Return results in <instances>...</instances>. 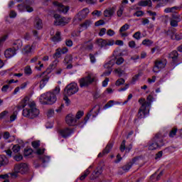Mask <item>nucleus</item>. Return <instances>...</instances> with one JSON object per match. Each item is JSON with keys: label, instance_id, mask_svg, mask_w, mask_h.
Returning a JSON list of instances; mask_svg holds the SVG:
<instances>
[{"label": "nucleus", "instance_id": "1", "mask_svg": "<svg viewBox=\"0 0 182 182\" xmlns=\"http://www.w3.org/2000/svg\"><path fill=\"white\" fill-rule=\"evenodd\" d=\"M27 106V107H26ZM23 107H26L23 109ZM18 110L23 109V116L28 119H36L39 116V109L36 108L35 102H29V97H26L17 106Z\"/></svg>", "mask_w": 182, "mask_h": 182}, {"label": "nucleus", "instance_id": "2", "mask_svg": "<svg viewBox=\"0 0 182 182\" xmlns=\"http://www.w3.org/2000/svg\"><path fill=\"white\" fill-rule=\"evenodd\" d=\"M54 92H47L43 94L40 97V102L42 105H53V103L56 102L58 98L56 97V95L59 94L60 92V87L57 86L53 90Z\"/></svg>", "mask_w": 182, "mask_h": 182}, {"label": "nucleus", "instance_id": "3", "mask_svg": "<svg viewBox=\"0 0 182 182\" xmlns=\"http://www.w3.org/2000/svg\"><path fill=\"white\" fill-rule=\"evenodd\" d=\"M163 146H164V141H163L161 135L156 134L151 141H149L148 149L149 150H156L160 149V147H163Z\"/></svg>", "mask_w": 182, "mask_h": 182}, {"label": "nucleus", "instance_id": "4", "mask_svg": "<svg viewBox=\"0 0 182 182\" xmlns=\"http://www.w3.org/2000/svg\"><path fill=\"white\" fill-rule=\"evenodd\" d=\"M78 92L79 86H77V83L76 82H71L68 84L64 89L65 96H73V95H76Z\"/></svg>", "mask_w": 182, "mask_h": 182}, {"label": "nucleus", "instance_id": "5", "mask_svg": "<svg viewBox=\"0 0 182 182\" xmlns=\"http://www.w3.org/2000/svg\"><path fill=\"white\" fill-rule=\"evenodd\" d=\"M95 80H96V76H95L93 73H89L87 76L82 77L79 80L80 86L81 87H87V86L92 85Z\"/></svg>", "mask_w": 182, "mask_h": 182}, {"label": "nucleus", "instance_id": "6", "mask_svg": "<svg viewBox=\"0 0 182 182\" xmlns=\"http://www.w3.org/2000/svg\"><path fill=\"white\" fill-rule=\"evenodd\" d=\"M54 19V25H55V26H65V25L69 23V21H68L66 18L62 17L59 14H55Z\"/></svg>", "mask_w": 182, "mask_h": 182}, {"label": "nucleus", "instance_id": "7", "mask_svg": "<svg viewBox=\"0 0 182 182\" xmlns=\"http://www.w3.org/2000/svg\"><path fill=\"white\" fill-rule=\"evenodd\" d=\"M154 66L153 68V72L154 73H159V70H161V69H164L166 68V65H167V60H156L154 63Z\"/></svg>", "mask_w": 182, "mask_h": 182}, {"label": "nucleus", "instance_id": "8", "mask_svg": "<svg viewBox=\"0 0 182 182\" xmlns=\"http://www.w3.org/2000/svg\"><path fill=\"white\" fill-rule=\"evenodd\" d=\"M14 171L20 173V174H26L29 171V166L26 163H21L16 164L14 166Z\"/></svg>", "mask_w": 182, "mask_h": 182}, {"label": "nucleus", "instance_id": "9", "mask_svg": "<svg viewBox=\"0 0 182 182\" xmlns=\"http://www.w3.org/2000/svg\"><path fill=\"white\" fill-rule=\"evenodd\" d=\"M59 134L63 137V139H68L70 136L73 134L74 131L73 129L70 128H64L58 131Z\"/></svg>", "mask_w": 182, "mask_h": 182}, {"label": "nucleus", "instance_id": "10", "mask_svg": "<svg viewBox=\"0 0 182 182\" xmlns=\"http://www.w3.org/2000/svg\"><path fill=\"white\" fill-rule=\"evenodd\" d=\"M65 122L68 126H75L76 123H77V120L73 114H69L65 117Z\"/></svg>", "mask_w": 182, "mask_h": 182}, {"label": "nucleus", "instance_id": "11", "mask_svg": "<svg viewBox=\"0 0 182 182\" xmlns=\"http://www.w3.org/2000/svg\"><path fill=\"white\" fill-rule=\"evenodd\" d=\"M54 6L58 7V12H62L63 14H68V11H69V6H65L61 3H59L58 1L53 2Z\"/></svg>", "mask_w": 182, "mask_h": 182}, {"label": "nucleus", "instance_id": "12", "mask_svg": "<svg viewBox=\"0 0 182 182\" xmlns=\"http://www.w3.org/2000/svg\"><path fill=\"white\" fill-rule=\"evenodd\" d=\"M59 63V60L55 59L53 61V63L50 65V66L47 68V70L43 72L41 75H45V73H47V75H49L53 70V69H55L58 66V64Z\"/></svg>", "mask_w": 182, "mask_h": 182}, {"label": "nucleus", "instance_id": "13", "mask_svg": "<svg viewBox=\"0 0 182 182\" xmlns=\"http://www.w3.org/2000/svg\"><path fill=\"white\" fill-rule=\"evenodd\" d=\"M151 102H153V96L151 95H149L147 97V101L143 98L139 100V103H140V105H144V106L146 107H149L151 105Z\"/></svg>", "mask_w": 182, "mask_h": 182}, {"label": "nucleus", "instance_id": "14", "mask_svg": "<svg viewBox=\"0 0 182 182\" xmlns=\"http://www.w3.org/2000/svg\"><path fill=\"white\" fill-rule=\"evenodd\" d=\"M89 9L85 8L84 9H82L81 11H80L77 14V18L78 19V21H82V19H85L86 18V16H87V15L89 14Z\"/></svg>", "mask_w": 182, "mask_h": 182}, {"label": "nucleus", "instance_id": "15", "mask_svg": "<svg viewBox=\"0 0 182 182\" xmlns=\"http://www.w3.org/2000/svg\"><path fill=\"white\" fill-rule=\"evenodd\" d=\"M141 107L138 112V117L139 119H143L146 117V114H147V107L144 106V104L141 105Z\"/></svg>", "mask_w": 182, "mask_h": 182}, {"label": "nucleus", "instance_id": "16", "mask_svg": "<svg viewBox=\"0 0 182 182\" xmlns=\"http://www.w3.org/2000/svg\"><path fill=\"white\" fill-rule=\"evenodd\" d=\"M182 9V4L173 7H168L164 9L165 14H174L176 11H181Z\"/></svg>", "mask_w": 182, "mask_h": 182}, {"label": "nucleus", "instance_id": "17", "mask_svg": "<svg viewBox=\"0 0 182 182\" xmlns=\"http://www.w3.org/2000/svg\"><path fill=\"white\" fill-rule=\"evenodd\" d=\"M16 55V50L14 48H8L4 52V55L7 58H12L13 56H15Z\"/></svg>", "mask_w": 182, "mask_h": 182}, {"label": "nucleus", "instance_id": "18", "mask_svg": "<svg viewBox=\"0 0 182 182\" xmlns=\"http://www.w3.org/2000/svg\"><path fill=\"white\" fill-rule=\"evenodd\" d=\"M112 149H113V144H108L105 149L103 150L102 154L100 153L98 154V157H103V154H108V153H110V150H112Z\"/></svg>", "mask_w": 182, "mask_h": 182}, {"label": "nucleus", "instance_id": "19", "mask_svg": "<svg viewBox=\"0 0 182 182\" xmlns=\"http://www.w3.org/2000/svg\"><path fill=\"white\" fill-rule=\"evenodd\" d=\"M83 49L85 50H93V43H92V40L85 41L82 43Z\"/></svg>", "mask_w": 182, "mask_h": 182}, {"label": "nucleus", "instance_id": "20", "mask_svg": "<svg viewBox=\"0 0 182 182\" xmlns=\"http://www.w3.org/2000/svg\"><path fill=\"white\" fill-rule=\"evenodd\" d=\"M22 41L21 40H16L14 43H13V48L14 50H19V49H21V48H22Z\"/></svg>", "mask_w": 182, "mask_h": 182}, {"label": "nucleus", "instance_id": "21", "mask_svg": "<svg viewBox=\"0 0 182 182\" xmlns=\"http://www.w3.org/2000/svg\"><path fill=\"white\" fill-rule=\"evenodd\" d=\"M169 58H171V59H172V61L173 62V63H176L177 59H178V53L177 52V50L172 51L169 54Z\"/></svg>", "mask_w": 182, "mask_h": 182}, {"label": "nucleus", "instance_id": "22", "mask_svg": "<svg viewBox=\"0 0 182 182\" xmlns=\"http://www.w3.org/2000/svg\"><path fill=\"white\" fill-rule=\"evenodd\" d=\"M34 26L36 29H42L43 24L42 23V20L39 17H36L34 22Z\"/></svg>", "mask_w": 182, "mask_h": 182}, {"label": "nucleus", "instance_id": "23", "mask_svg": "<svg viewBox=\"0 0 182 182\" xmlns=\"http://www.w3.org/2000/svg\"><path fill=\"white\" fill-rule=\"evenodd\" d=\"M8 163H9L8 158L4 155H0V167H2V166H6Z\"/></svg>", "mask_w": 182, "mask_h": 182}, {"label": "nucleus", "instance_id": "24", "mask_svg": "<svg viewBox=\"0 0 182 182\" xmlns=\"http://www.w3.org/2000/svg\"><path fill=\"white\" fill-rule=\"evenodd\" d=\"M113 14H114V8L106 9L104 11V16H105V18H110V16H113Z\"/></svg>", "mask_w": 182, "mask_h": 182}, {"label": "nucleus", "instance_id": "25", "mask_svg": "<svg viewBox=\"0 0 182 182\" xmlns=\"http://www.w3.org/2000/svg\"><path fill=\"white\" fill-rule=\"evenodd\" d=\"M48 82H49V76L46 75L40 81V89H43Z\"/></svg>", "mask_w": 182, "mask_h": 182}, {"label": "nucleus", "instance_id": "26", "mask_svg": "<svg viewBox=\"0 0 182 182\" xmlns=\"http://www.w3.org/2000/svg\"><path fill=\"white\" fill-rule=\"evenodd\" d=\"M18 7L19 11H23V9H26L27 12H33V8L31 7L30 6H24L22 4H19Z\"/></svg>", "mask_w": 182, "mask_h": 182}, {"label": "nucleus", "instance_id": "27", "mask_svg": "<svg viewBox=\"0 0 182 182\" xmlns=\"http://www.w3.org/2000/svg\"><path fill=\"white\" fill-rule=\"evenodd\" d=\"M138 5L139 6H151V0L141 1Z\"/></svg>", "mask_w": 182, "mask_h": 182}, {"label": "nucleus", "instance_id": "28", "mask_svg": "<svg viewBox=\"0 0 182 182\" xmlns=\"http://www.w3.org/2000/svg\"><path fill=\"white\" fill-rule=\"evenodd\" d=\"M53 42H60L62 38H60V31H56L55 35L52 37Z\"/></svg>", "mask_w": 182, "mask_h": 182}, {"label": "nucleus", "instance_id": "29", "mask_svg": "<svg viewBox=\"0 0 182 182\" xmlns=\"http://www.w3.org/2000/svg\"><path fill=\"white\" fill-rule=\"evenodd\" d=\"M102 174V171H94L92 175L90 176V180H95V178H97L99 176Z\"/></svg>", "mask_w": 182, "mask_h": 182}, {"label": "nucleus", "instance_id": "30", "mask_svg": "<svg viewBox=\"0 0 182 182\" xmlns=\"http://www.w3.org/2000/svg\"><path fill=\"white\" fill-rule=\"evenodd\" d=\"M114 65V60H111L108 63L104 65V68L105 69H112V68H113Z\"/></svg>", "mask_w": 182, "mask_h": 182}, {"label": "nucleus", "instance_id": "31", "mask_svg": "<svg viewBox=\"0 0 182 182\" xmlns=\"http://www.w3.org/2000/svg\"><path fill=\"white\" fill-rule=\"evenodd\" d=\"M132 167V162H129L127 164H126L125 165H124L122 166V170L125 172L127 173V171H129V170H130Z\"/></svg>", "mask_w": 182, "mask_h": 182}, {"label": "nucleus", "instance_id": "32", "mask_svg": "<svg viewBox=\"0 0 182 182\" xmlns=\"http://www.w3.org/2000/svg\"><path fill=\"white\" fill-rule=\"evenodd\" d=\"M97 43L98 46H100V48H105V46H107L106 44V40H103L102 38H100L97 40Z\"/></svg>", "mask_w": 182, "mask_h": 182}, {"label": "nucleus", "instance_id": "33", "mask_svg": "<svg viewBox=\"0 0 182 182\" xmlns=\"http://www.w3.org/2000/svg\"><path fill=\"white\" fill-rule=\"evenodd\" d=\"M171 16V19L181 21V16H180V14H177V12L176 11L174 13H172Z\"/></svg>", "mask_w": 182, "mask_h": 182}, {"label": "nucleus", "instance_id": "34", "mask_svg": "<svg viewBox=\"0 0 182 182\" xmlns=\"http://www.w3.org/2000/svg\"><path fill=\"white\" fill-rule=\"evenodd\" d=\"M176 32H177V29L174 28V27H171L167 31V35L171 38V36H174L175 33H177Z\"/></svg>", "mask_w": 182, "mask_h": 182}, {"label": "nucleus", "instance_id": "35", "mask_svg": "<svg viewBox=\"0 0 182 182\" xmlns=\"http://www.w3.org/2000/svg\"><path fill=\"white\" fill-rule=\"evenodd\" d=\"M181 21L170 18V25L172 28H177V26H178V22H181Z\"/></svg>", "mask_w": 182, "mask_h": 182}, {"label": "nucleus", "instance_id": "36", "mask_svg": "<svg viewBox=\"0 0 182 182\" xmlns=\"http://www.w3.org/2000/svg\"><path fill=\"white\" fill-rule=\"evenodd\" d=\"M171 39H172L173 41H181L182 39V34L180 33H175L173 36H171Z\"/></svg>", "mask_w": 182, "mask_h": 182}, {"label": "nucleus", "instance_id": "37", "mask_svg": "<svg viewBox=\"0 0 182 182\" xmlns=\"http://www.w3.org/2000/svg\"><path fill=\"white\" fill-rule=\"evenodd\" d=\"M23 52L26 55H29V53H31V52H32V47L29 45L26 46L23 50Z\"/></svg>", "mask_w": 182, "mask_h": 182}, {"label": "nucleus", "instance_id": "38", "mask_svg": "<svg viewBox=\"0 0 182 182\" xmlns=\"http://www.w3.org/2000/svg\"><path fill=\"white\" fill-rule=\"evenodd\" d=\"M92 25V22L90 21L87 20L85 22H84L82 24L80 25L81 28H83L84 29H87Z\"/></svg>", "mask_w": 182, "mask_h": 182}, {"label": "nucleus", "instance_id": "39", "mask_svg": "<svg viewBox=\"0 0 182 182\" xmlns=\"http://www.w3.org/2000/svg\"><path fill=\"white\" fill-rule=\"evenodd\" d=\"M89 174H90V171H89V169H86L84 173L80 177V180L83 181V180H85V178H86Z\"/></svg>", "mask_w": 182, "mask_h": 182}, {"label": "nucleus", "instance_id": "40", "mask_svg": "<svg viewBox=\"0 0 182 182\" xmlns=\"http://www.w3.org/2000/svg\"><path fill=\"white\" fill-rule=\"evenodd\" d=\"M24 73L25 75H27V76H31V75H32V69L31 68V66L25 67Z\"/></svg>", "mask_w": 182, "mask_h": 182}, {"label": "nucleus", "instance_id": "41", "mask_svg": "<svg viewBox=\"0 0 182 182\" xmlns=\"http://www.w3.org/2000/svg\"><path fill=\"white\" fill-rule=\"evenodd\" d=\"M130 26L127 23H125L124 26H122L119 29V33H122V32H126L127 29H129Z\"/></svg>", "mask_w": 182, "mask_h": 182}, {"label": "nucleus", "instance_id": "42", "mask_svg": "<svg viewBox=\"0 0 182 182\" xmlns=\"http://www.w3.org/2000/svg\"><path fill=\"white\" fill-rule=\"evenodd\" d=\"M73 60V58L71 55H66L64 59V63H70Z\"/></svg>", "mask_w": 182, "mask_h": 182}, {"label": "nucleus", "instance_id": "43", "mask_svg": "<svg viewBox=\"0 0 182 182\" xmlns=\"http://www.w3.org/2000/svg\"><path fill=\"white\" fill-rule=\"evenodd\" d=\"M153 41L151 40L145 39L142 41V45L144 46H151Z\"/></svg>", "mask_w": 182, "mask_h": 182}, {"label": "nucleus", "instance_id": "44", "mask_svg": "<svg viewBox=\"0 0 182 182\" xmlns=\"http://www.w3.org/2000/svg\"><path fill=\"white\" fill-rule=\"evenodd\" d=\"M177 134V127H173L169 132V137H174Z\"/></svg>", "mask_w": 182, "mask_h": 182}, {"label": "nucleus", "instance_id": "45", "mask_svg": "<svg viewBox=\"0 0 182 182\" xmlns=\"http://www.w3.org/2000/svg\"><path fill=\"white\" fill-rule=\"evenodd\" d=\"M119 150L123 153L126 150V140H123L119 146Z\"/></svg>", "mask_w": 182, "mask_h": 182}, {"label": "nucleus", "instance_id": "46", "mask_svg": "<svg viewBox=\"0 0 182 182\" xmlns=\"http://www.w3.org/2000/svg\"><path fill=\"white\" fill-rule=\"evenodd\" d=\"M133 38H134V39H136V41H140V39H141V33L140 31L136 32L133 35Z\"/></svg>", "mask_w": 182, "mask_h": 182}, {"label": "nucleus", "instance_id": "47", "mask_svg": "<svg viewBox=\"0 0 182 182\" xmlns=\"http://www.w3.org/2000/svg\"><path fill=\"white\" fill-rule=\"evenodd\" d=\"M31 146L33 147V149H39V146H41V141H34L31 143Z\"/></svg>", "mask_w": 182, "mask_h": 182}, {"label": "nucleus", "instance_id": "48", "mask_svg": "<svg viewBox=\"0 0 182 182\" xmlns=\"http://www.w3.org/2000/svg\"><path fill=\"white\" fill-rule=\"evenodd\" d=\"M124 82H125L124 79L119 78L116 81L115 85L116 86H122V85H124Z\"/></svg>", "mask_w": 182, "mask_h": 182}, {"label": "nucleus", "instance_id": "49", "mask_svg": "<svg viewBox=\"0 0 182 182\" xmlns=\"http://www.w3.org/2000/svg\"><path fill=\"white\" fill-rule=\"evenodd\" d=\"M33 150L32 149H24V156L28 157V156H31L32 154Z\"/></svg>", "mask_w": 182, "mask_h": 182}, {"label": "nucleus", "instance_id": "50", "mask_svg": "<svg viewBox=\"0 0 182 182\" xmlns=\"http://www.w3.org/2000/svg\"><path fill=\"white\" fill-rule=\"evenodd\" d=\"M123 11H124V6H123V5H122L119 7V9L117 12V16H119V17L122 16V15H123Z\"/></svg>", "mask_w": 182, "mask_h": 182}, {"label": "nucleus", "instance_id": "51", "mask_svg": "<svg viewBox=\"0 0 182 182\" xmlns=\"http://www.w3.org/2000/svg\"><path fill=\"white\" fill-rule=\"evenodd\" d=\"M40 160H41L42 163L45 164V163H48V161H49L50 158H49V156H40Z\"/></svg>", "mask_w": 182, "mask_h": 182}, {"label": "nucleus", "instance_id": "52", "mask_svg": "<svg viewBox=\"0 0 182 182\" xmlns=\"http://www.w3.org/2000/svg\"><path fill=\"white\" fill-rule=\"evenodd\" d=\"M114 73H116L117 75H119V77H120V76H122V75H123V73H124V70H122L121 68H117V69H115L114 70Z\"/></svg>", "mask_w": 182, "mask_h": 182}, {"label": "nucleus", "instance_id": "53", "mask_svg": "<svg viewBox=\"0 0 182 182\" xmlns=\"http://www.w3.org/2000/svg\"><path fill=\"white\" fill-rule=\"evenodd\" d=\"M60 56H62V53H61V52L59 50H58L56 52H55V53H54V55H53V58H54V59H59V58H60Z\"/></svg>", "mask_w": 182, "mask_h": 182}, {"label": "nucleus", "instance_id": "54", "mask_svg": "<svg viewBox=\"0 0 182 182\" xmlns=\"http://www.w3.org/2000/svg\"><path fill=\"white\" fill-rule=\"evenodd\" d=\"M83 116V111H78L76 114V115L75 116L76 120H79V119H80V117H82Z\"/></svg>", "mask_w": 182, "mask_h": 182}, {"label": "nucleus", "instance_id": "55", "mask_svg": "<svg viewBox=\"0 0 182 182\" xmlns=\"http://www.w3.org/2000/svg\"><path fill=\"white\" fill-rule=\"evenodd\" d=\"M19 150H21V146L19 145H14L13 146L14 153H18Z\"/></svg>", "mask_w": 182, "mask_h": 182}, {"label": "nucleus", "instance_id": "56", "mask_svg": "<svg viewBox=\"0 0 182 182\" xmlns=\"http://www.w3.org/2000/svg\"><path fill=\"white\" fill-rule=\"evenodd\" d=\"M113 100L109 101L105 106L104 109H109V107H112L113 106Z\"/></svg>", "mask_w": 182, "mask_h": 182}, {"label": "nucleus", "instance_id": "57", "mask_svg": "<svg viewBox=\"0 0 182 182\" xmlns=\"http://www.w3.org/2000/svg\"><path fill=\"white\" fill-rule=\"evenodd\" d=\"M68 95H64V97H63V100L65 102V105L67 106H69L70 105V100H69V98L68 97Z\"/></svg>", "mask_w": 182, "mask_h": 182}, {"label": "nucleus", "instance_id": "58", "mask_svg": "<svg viewBox=\"0 0 182 182\" xmlns=\"http://www.w3.org/2000/svg\"><path fill=\"white\" fill-rule=\"evenodd\" d=\"M65 45L66 46L71 48V46H73V41H72L70 39H68L65 41Z\"/></svg>", "mask_w": 182, "mask_h": 182}, {"label": "nucleus", "instance_id": "59", "mask_svg": "<svg viewBox=\"0 0 182 182\" xmlns=\"http://www.w3.org/2000/svg\"><path fill=\"white\" fill-rule=\"evenodd\" d=\"M58 50L61 52L62 55H65V53H68L69 50L66 47H63V48H59Z\"/></svg>", "mask_w": 182, "mask_h": 182}, {"label": "nucleus", "instance_id": "60", "mask_svg": "<svg viewBox=\"0 0 182 182\" xmlns=\"http://www.w3.org/2000/svg\"><path fill=\"white\" fill-rule=\"evenodd\" d=\"M134 15L139 18L140 16H143L144 15V12H143L142 11H138L135 14H134Z\"/></svg>", "mask_w": 182, "mask_h": 182}, {"label": "nucleus", "instance_id": "61", "mask_svg": "<svg viewBox=\"0 0 182 182\" xmlns=\"http://www.w3.org/2000/svg\"><path fill=\"white\" fill-rule=\"evenodd\" d=\"M129 48H132V49L136 48V42L134 41H131L128 43Z\"/></svg>", "mask_w": 182, "mask_h": 182}, {"label": "nucleus", "instance_id": "62", "mask_svg": "<svg viewBox=\"0 0 182 182\" xmlns=\"http://www.w3.org/2000/svg\"><path fill=\"white\" fill-rule=\"evenodd\" d=\"M107 70L104 72L103 75L104 76H109L110 73H112V71L113 70L112 68H107Z\"/></svg>", "mask_w": 182, "mask_h": 182}, {"label": "nucleus", "instance_id": "63", "mask_svg": "<svg viewBox=\"0 0 182 182\" xmlns=\"http://www.w3.org/2000/svg\"><path fill=\"white\" fill-rule=\"evenodd\" d=\"M18 173H19V172H16V171L14 170V172L10 173L9 174H10L11 178H16V177H18Z\"/></svg>", "mask_w": 182, "mask_h": 182}, {"label": "nucleus", "instance_id": "64", "mask_svg": "<svg viewBox=\"0 0 182 182\" xmlns=\"http://www.w3.org/2000/svg\"><path fill=\"white\" fill-rule=\"evenodd\" d=\"M100 25H105V21L100 20L95 22V26H100Z\"/></svg>", "mask_w": 182, "mask_h": 182}]
</instances>
